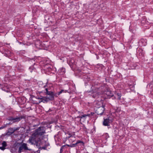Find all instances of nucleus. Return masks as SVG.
<instances>
[{"mask_svg": "<svg viewBox=\"0 0 153 153\" xmlns=\"http://www.w3.org/2000/svg\"><path fill=\"white\" fill-rule=\"evenodd\" d=\"M106 89V85L102 82H95L91 87V91H87L85 92L91 93L92 97L97 98L100 94H103Z\"/></svg>", "mask_w": 153, "mask_h": 153, "instance_id": "1", "label": "nucleus"}, {"mask_svg": "<svg viewBox=\"0 0 153 153\" xmlns=\"http://www.w3.org/2000/svg\"><path fill=\"white\" fill-rule=\"evenodd\" d=\"M45 133V131L44 128L42 127H39L35 130V131L32 135L31 137L29 138V141L30 143H33L34 141V140L35 137H37L38 136H42Z\"/></svg>", "mask_w": 153, "mask_h": 153, "instance_id": "2", "label": "nucleus"}, {"mask_svg": "<svg viewBox=\"0 0 153 153\" xmlns=\"http://www.w3.org/2000/svg\"><path fill=\"white\" fill-rule=\"evenodd\" d=\"M99 103L100 102L99 101H95L94 102V105L95 107L97 108L95 111V112L97 114L100 115H104V111H105V106L103 105L101 106L98 107L97 106V105H99Z\"/></svg>", "mask_w": 153, "mask_h": 153, "instance_id": "3", "label": "nucleus"}, {"mask_svg": "<svg viewBox=\"0 0 153 153\" xmlns=\"http://www.w3.org/2000/svg\"><path fill=\"white\" fill-rule=\"evenodd\" d=\"M24 118L23 116H21L20 117L16 116V117H13V116H8L7 118V120L9 121H13V123L18 122Z\"/></svg>", "mask_w": 153, "mask_h": 153, "instance_id": "4", "label": "nucleus"}, {"mask_svg": "<svg viewBox=\"0 0 153 153\" xmlns=\"http://www.w3.org/2000/svg\"><path fill=\"white\" fill-rule=\"evenodd\" d=\"M103 119V125L105 126H109L110 124L113 121V119L112 117H108L106 118H104Z\"/></svg>", "mask_w": 153, "mask_h": 153, "instance_id": "5", "label": "nucleus"}, {"mask_svg": "<svg viewBox=\"0 0 153 153\" xmlns=\"http://www.w3.org/2000/svg\"><path fill=\"white\" fill-rule=\"evenodd\" d=\"M24 150H30V149H28L27 146V144L23 143L19 146L18 152L19 153L23 152Z\"/></svg>", "mask_w": 153, "mask_h": 153, "instance_id": "6", "label": "nucleus"}, {"mask_svg": "<svg viewBox=\"0 0 153 153\" xmlns=\"http://www.w3.org/2000/svg\"><path fill=\"white\" fill-rule=\"evenodd\" d=\"M0 88L2 90L8 92H9L10 90V86L9 85L5 84L4 85H0Z\"/></svg>", "mask_w": 153, "mask_h": 153, "instance_id": "7", "label": "nucleus"}, {"mask_svg": "<svg viewBox=\"0 0 153 153\" xmlns=\"http://www.w3.org/2000/svg\"><path fill=\"white\" fill-rule=\"evenodd\" d=\"M104 93L105 95H106L107 97H105L107 98H110L114 96L113 93L111 91L108 90L107 89H106Z\"/></svg>", "mask_w": 153, "mask_h": 153, "instance_id": "8", "label": "nucleus"}, {"mask_svg": "<svg viewBox=\"0 0 153 153\" xmlns=\"http://www.w3.org/2000/svg\"><path fill=\"white\" fill-rule=\"evenodd\" d=\"M44 68L46 71H51L53 70V67L49 64H46L44 65Z\"/></svg>", "mask_w": 153, "mask_h": 153, "instance_id": "9", "label": "nucleus"}, {"mask_svg": "<svg viewBox=\"0 0 153 153\" xmlns=\"http://www.w3.org/2000/svg\"><path fill=\"white\" fill-rule=\"evenodd\" d=\"M67 86H68V89L67 90H61L58 93H56V94L57 95V96L59 95L60 94L62 93H70L71 92V91L70 89V88L67 85Z\"/></svg>", "mask_w": 153, "mask_h": 153, "instance_id": "10", "label": "nucleus"}, {"mask_svg": "<svg viewBox=\"0 0 153 153\" xmlns=\"http://www.w3.org/2000/svg\"><path fill=\"white\" fill-rule=\"evenodd\" d=\"M147 40L146 39H141L139 41V43L142 46H145L146 45Z\"/></svg>", "mask_w": 153, "mask_h": 153, "instance_id": "11", "label": "nucleus"}, {"mask_svg": "<svg viewBox=\"0 0 153 153\" xmlns=\"http://www.w3.org/2000/svg\"><path fill=\"white\" fill-rule=\"evenodd\" d=\"M55 96H57V95L56 93L55 94H53L50 95H47L46 97L48 101L53 100H54V97Z\"/></svg>", "mask_w": 153, "mask_h": 153, "instance_id": "12", "label": "nucleus"}, {"mask_svg": "<svg viewBox=\"0 0 153 153\" xmlns=\"http://www.w3.org/2000/svg\"><path fill=\"white\" fill-rule=\"evenodd\" d=\"M16 101H17L19 103H23L24 101V98L23 97H18L16 99Z\"/></svg>", "mask_w": 153, "mask_h": 153, "instance_id": "13", "label": "nucleus"}, {"mask_svg": "<svg viewBox=\"0 0 153 153\" xmlns=\"http://www.w3.org/2000/svg\"><path fill=\"white\" fill-rule=\"evenodd\" d=\"M121 96V94L120 93H117L115 94L114 98L119 100H120Z\"/></svg>", "mask_w": 153, "mask_h": 153, "instance_id": "14", "label": "nucleus"}, {"mask_svg": "<svg viewBox=\"0 0 153 153\" xmlns=\"http://www.w3.org/2000/svg\"><path fill=\"white\" fill-rule=\"evenodd\" d=\"M45 90V93L47 95H50L54 94V93L52 91H48L47 88H46Z\"/></svg>", "mask_w": 153, "mask_h": 153, "instance_id": "15", "label": "nucleus"}, {"mask_svg": "<svg viewBox=\"0 0 153 153\" xmlns=\"http://www.w3.org/2000/svg\"><path fill=\"white\" fill-rule=\"evenodd\" d=\"M38 99H40L41 100V102L44 103L47 102L49 101L46 97L39 98Z\"/></svg>", "mask_w": 153, "mask_h": 153, "instance_id": "16", "label": "nucleus"}, {"mask_svg": "<svg viewBox=\"0 0 153 153\" xmlns=\"http://www.w3.org/2000/svg\"><path fill=\"white\" fill-rule=\"evenodd\" d=\"M75 143L76 146L78 145L79 143H80V146H84L85 145V143L79 140H77Z\"/></svg>", "mask_w": 153, "mask_h": 153, "instance_id": "17", "label": "nucleus"}, {"mask_svg": "<svg viewBox=\"0 0 153 153\" xmlns=\"http://www.w3.org/2000/svg\"><path fill=\"white\" fill-rule=\"evenodd\" d=\"M59 72L61 74H62L65 73V69L62 68L59 70Z\"/></svg>", "mask_w": 153, "mask_h": 153, "instance_id": "18", "label": "nucleus"}, {"mask_svg": "<svg viewBox=\"0 0 153 153\" xmlns=\"http://www.w3.org/2000/svg\"><path fill=\"white\" fill-rule=\"evenodd\" d=\"M8 130L12 134L16 130L14 129L13 128H10L8 129Z\"/></svg>", "mask_w": 153, "mask_h": 153, "instance_id": "19", "label": "nucleus"}, {"mask_svg": "<svg viewBox=\"0 0 153 153\" xmlns=\"http://www.w3.org/2000/svg\"><path fill=\"white\" fill-rule=\"evenodd\" d=\"M68 147H75L76 146V143H74L70 145H66Z\"/></svg>", "mask_w": 153, "mask_h": 153, "instance_id": "20", "label": "nucleus"}, {"mask_svg": "<svg viewBox=\"0 0 153 153\" xmlns=\"http://www.w3.org/2000/svg\"><path fill=\"white\" fill-rule=\"evenodd\" d=\"M10 52L9 51H7V53H4V55L5 56L8 57L10 56Z\"/></svg>", "mask_w": 153, "mask_h": 153, "instance_id": "21", "label": "nucleus"}, {"mask_svg": "<svg viewBox=\"0 0 153 153\" xmlns=\"http://www.w3.org/2000/svg\"><path fill=\"white\" fill-rule=\"evenodd\" d=\"M42 44L41 43V42L40 41H38L36 43V47H38V46H42Z\"/></svg>", "mask_w": 153, "mask_h": 153, "instance_id": "22", "label": "nucleus"}, {"mask_svg": "<svg viewBox=\"0 0 153 153\" xmlns=\"http://www.w3.org/2000/svg\"><path fill=\"white\" fill-rule=\"evenodd\" d=\"M10 124V123H7L6 124L2 126L1 127H0V129H2L6 127L7 125H8Z\"/></svg>", "mask_w": 153, "mask_h": 153, "instance_id": "23", "label": "nucleus"}, {"mask_svg": "<svg viewBox=\"0 0 153 153\" xmlns=\"http://www.w3.org/2000/svg\"><path fill=\"white\" fill-rule=\"evenodd\" d=\"M2 145L5 148L7 146L6 143L5 141H3L2 143Z\"/></svg>", "mask_w": 153, "mask_h": 153, "instance_id": "24", "label": "nucleus"}, {"mask_svg": "<svg viewBox=\"0 0 153 153\" xmlns=\"http://www.w3.org/2000/svg\"><path fill=\"white\" fill-rule=\"evenodd\" d=\"M90 115V114H84V115H81V117H82V118L83 117H89Z\"/></svg>", "mask_w": 153, "mask_h": 153, "instance_id": "25", "label": "nucleus"}, {"mask_svg": "<svg viewBox=\"0 0 153 153\" xmlns=\"http://www.w3.org/2000/svg\"><path fill=\"white\" fill-rule=\"evenodd\" d=\"M128 85H129V87L131 89L133 90L134 88V85L129 84Z\"/></svg>", "mask_w": 153, "mask_h": 153, "instance_id": "26", "label": "nucleus"}, {"mask_svg": "<svg viewBox=\"0 0 153 153\" xmlns=\"http://www.w3.org/2000/svg\"><path fill=\"white\" fill-rule=\"evenodd\" d=\"M34 67L33 66H31L29 68V70L31 73H32L33 71V70H34Z\"/></svg>", "mask_w": 153, "mask_h": 153, "instance_id": "27", "label": "nucleus"}, {"mask_svg": "<svg viewBox=\"0 0 153 153\" xmlns=\"http://www.w3.org/2000/svg\"><path fill=\"white\" fill-rule=\"evenodd\" d=\"M12 134L10 132V131H9L8 130L7 131L6 133V134L7 135L10 136Z\"/></svg>", "mask_w": 153, "mask_h": 153, "instance_id": "28", "label": "nucleus"}, {"mask_svg": "<svg viewBox=\"0 0 153 153\" xmlns=\"http://www.w3.org/2000/svg\"><path fill=\"white\" fill-rule=\"evenodd\" d=\"M5 148L3 146L0 147V149H1L2 150H4L5 149Z\"/></svg>", "mask_w": 153, "mask_h": 153, "instance_id": "29", "label": "nucleus"}, {"mask_svg": "<svg viewBox=\"0 0 153 153\" xmlns=\"http://www.w3.org/2000/svg\"><path fill=\"white\" fill-rule=\"evenodd\" d=\"M65 145H63L60 148V152H61L62 151H63L62 150L63 148V147H65Z\"/></svg>", "mask_w": 153, "mask_h": 153, "instance_id": "30", "label": "nucleus"}, {"mask_svg": "<svg viewBox=\"0 0 153 153\" xmlns=\"http://www.w3.org/2000/svg\"><path fill=\"white\" fill-rule=\"evenodd\" d=\"M42 149H43L44 150H46L47 149L46 146H45V145L44 146L42 147Z\"/></svg>", "mask_w": 153, "mask_h": 153, "instance_id": "31", "label": "nucleus"}, {"mask_svg": "<svg viewBox=\"0 0 153 153\" xmlns=\"http://www.w3.org/2000/svg\"><path fill=\"white\" fill-rule=\"evenodd\" d=\"M48 81H47V82L46 83V84H45V85H44V86H43V87H44V88H45L46 87H47V84H48Z\"/></svg>", "mask_w": 153, "mask_h": 153, "instance_id": "32", "label": "nucleus"}, {"mask_svg": "<svg viewBox=\"0 0 153 153\" xmlns=\"http://www.w3.org/2000/svg\"><path fill=\"white\" fill-rule=\"evenodd\" d=\"M77 118H81V119L82 118V117H81V116H78L77 117Z\"/></svg>", "mask_w": 153, "mask_h": 153, "instance_id": "33", "label": "nucleus"}, {"mask_svg": "<svg viewBox=\"0 0 153 153\" xmlns=\"http://www.w3.org/2000/svg\"><path fill=\"white\" fill-rule=\"evenodd\" d=\"M45 145V146H46V147H47V146H48L49 145V143H47V144Z\"/></svg>", "mask_w": 153, "mask_h": 153, "instance_id": "34", "label": "nucleus"}, {"mask_svg": "<svg viewBox=\"0 0 153 153\" xmlns=\"http://www.w3.org/2000/svg\"><path fill=\"white\" fill-rule=\"evenodd\" d=\"M94 112H91V115L93 116L94 114Z\"/></svg>", "mask_w": 153, "mask_h": 153, "instance_id": "35", "label": "nucleus"}, {"mask_svg": "<svg viewBox=\"0 0 153 153\" xmlns=\"http://www.w3.org/2000/svg\"><path fill=\"white\" fill-rule=\"evenodd\" d=\"M97 59H98L99 58V56H97Z\"/></svg>", "mask_w": 153, "mask_h": 153, "instance_id": "36", "label": "nucleus"}, {"mask_svg": "<svg viewBox=\"0 0 153 153\" xmlns=\"http://www.w3.org/2000/svg\"><path fill=\"white\" fill-rule=\"evenodd\" d=\"M85 85H86V84H87V83L86 82H85Z\"/></svg>", "mask_w": 153, "mask_h": 153, "instance_id": "37", "label": "nucleus"}, {"mask_svg": "<svg viewBox=\"0 0 153 153\" xmlns=\"http://www.w3.org/2000/svg\"><path fill=\"white\" fill-rule=\"evenodd\" d=\"M19 44H22V43H21V42H19Z\"/></svg>", "mask_w": 153, "mask_h": 153, "instance_id": "38", "label": "nucleus"}, {"mask_svg": "<svg viewBox=\"0 0 153 153\" xmlns=\"http://www.w3.org/2000/svg\"><path fill=\"white\" fill-rule=\"evenodd\" d=\"M80 143H79V144L78 145H79L80 146Z\"/></svg>", "mask_w": 153, "mask_h": 153, "instance_id": "39", "label": "nucleus"}]
</instances>
